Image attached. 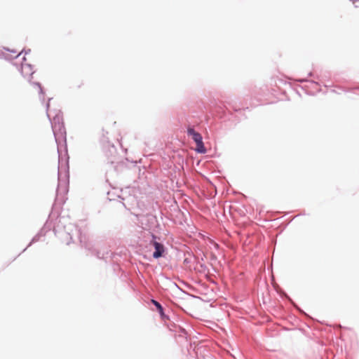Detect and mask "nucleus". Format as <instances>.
Wrapping results in <instances>:
<instances>
[{"label":"nucleus","mask_w":359,"mask_h":359,"mask_svg":"<svg viewBox=\"0 0 359 359\" xmlns=\"http://www.w3.org/2000/svg\"><path fill=\"white\" fill-rule=\"evenodd\" d=\"M187 133L189 135L192 137V139L196 142L197 146L196 151L202 154L205 153L206 149L203 145L202 136L201 135V134L195 131L194 129L191 128H188Z\"/></svg>","instance_id":"nucleus-1"},{"label":"nucleus","mask_w":359,"mask_h":359,"mask_svg":"<svg viewBox=\"0 0 359 359\" xmlns=\"http://www.w3.org/2000/svg\"><path fill=\"white\" fill-rule=\"evenodd\" d=\"M156 237L154 235H152V241H151V244H152L155 248V252L153 254V257L157 259L163 256L164 252V246L163 244L156 241Z\"/></svg>","instance_id":"nucleus-2"},{"label":"nucleus","mask_w":359,"mask_h":359,"mask_svg":"<svg viewBox=\"0 0 359 359\" xmlns=\"http://www.w3.org/2000/svg\"><path fill=\"white\" fill-rule=\"evenodd\" d=\"M28 92L30 94L36 93L39 95V99L44 100L41 86L37 83H31L28 88Z\"/></svg>","instance_id":"nucleus-3"},{"label":"nucleus","mask_w":359,"mask_h":359,"mask_svg":"<svg viewBox=\"0 0 359 359\" xmlns=\"http://www.w3.org/2000/svg\"><path fill=\"white\" fill-rule=\"evenodd\" d=\"M21 73L25 77L32 76L34 73L33 67L26 62H22L21 65Z\"/></svg>","instance_id":"nucleus-4"},{"label":"nucleus","mask_w":359,"mask_h":359,"mask_svg":"<svg viewBox=\"0 0 359 359\" xmlns=\"http://www.w3.org/2000/svg\"><path fill=\"white\" fill-rule=\"evenodd\" d=\"M152 303L156 306L158 311H159V313H161V315H163V307L161 306V305L156 301L155 300H152Z\"/></svg>","instance_id":"nucleus-5"},{"label":"nucleus","mask_w":359,"mask_h":359,"mask_svg":"<svg viewBox=\"0 0 359 359\" xmlns=\"http://www.w3.org/2000/svg\"><path fill=\"white\" fill-rule=\"evenodd\" d=\"M111 147H112V149H113L114 151H116V149L114 148V146H113V145H112V146H111Z\"/></svg>","instance_id":"nucleus-6"}]
</instances>
